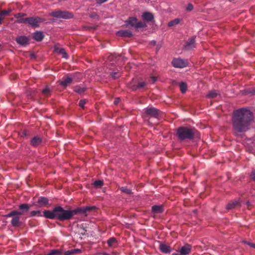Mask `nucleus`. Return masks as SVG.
I'll return each mask as SVG.
<instances>
[{
    "instance_id": "obj_1",
    "label": "nucleus",
    "mask_w": 255,
    "mask_h": 255,
    "mask_svg": "<svg viewBox=\"0 0 255 255\" xmlns=\"http://www.w3.org/2000/svg\"><path fill=\"white\" fill-rule=\"evenodd\" d=\"M95 206H86L78 208L75 210H65L61 206L55 207L52 211L45 210L43 212L44 216L50 219H57L61 221L69 220L74 215L78 214H84L95 210Z\"/></svg>"
},
{
    "instance_id": "obj_2",
    "label": "nucleus",
    "mask_w": 255,
    "mask_h": 255,
    "mask_svg": "<svg viewBox=\"0 0 255 255\" xmlns=\"http://www.w3.org/2000/svg\"><path fill=\"white\" fill-rule=\"evenodd\" d=\"M254 119L253 113H233L232 122L234 132L239 133L248 130Z\"/></svg>"
},
{
    "instance_id": "obj_3",
    "label": "nucleus",
    "mask_w": 255,
    "mask_h": 255,
    "mask_svg": "<svg viewBox=\"0 0 255 255\" xmlns=\"http://www.w3.org/2000/svg\"><path fill=\"white\" fill-rule=\"evenodd\" d=\"M198 134V131L194 128L181 127L177 129L176 135L181 140L186 139H191Z\"/></svg>"
},
{
    "instance_id": "obj_4",
    "label": "nucleus",
    "mask_w": 255,
    "mask_h": 255,
    "mask_svg": "<svg viewBox=\"0 0 255 255\" xmlns=\"http://www.w3.org/2000/svg\"><path fill=\"white\" fill-rule=\"evenodd\" d=\"M50 16L56 18H62L64 19H71L73 17V14L66 10H61L60 9L55 10L52 11L49 14Z\"/></svg>"
},
{
    "instance_id": "obj_5",
    "label": "nucleus",
    "mask_w": 255,
    "mask_h": 255,
    "mask_svg": "<svg viewBox=\"0 0 255 255\" xmlns=\"http://www.w3.org/2000/svg\"><path fill=\"white\" fill-rule=\"evenodd\" d=\"M20 211H12L8 214L5 215V217H10L14 215H22L28 211L30 206L27 204H21L19 206Z\"/></svg>"
},
{
    "instance_id": "obj_6",
    "label": "nucleus",
    "mask_w": 255,
    "mask_h": 255,
    "mask_svg": "<svg viewBox=\"0 0 255 255\" xmlns=\"http://www.w3.org/2000/svg\"><path fill=\"white\" fill-rule=\"evenodd\" d=\"M147 86V83L144 81L140 80L134 82L133 80L129 84V87L132 91H136L138 89L144 88Z\"/></svg>"
},
{
    "instance_id": "obj_7",
    "label": "nucleus",
    "mask_w": 255,
    "mask_h": 255,
    "mask_svg": "<svg viewBox=\"0 0 255 255\" xmlns=\"http://www.w3.org/2000/svg\"><path fill=\"white\" fill-rule=\"evenodd\" d=\"M42 21V19L38 16H32L27 17V23L32 27H38L39 23Z\"/></svg>"
},
{
    "instance_id": "obj_8",
    "label": "nucleus",
    "mask_w": 255,
    "mask_h": 255,
    "mask_svg": "<svg viewBox=\"0 0 255 255\" xmlns=\"http://www.w3.org/2000/svg\"><path fill=\"white\" fill-rule=\"evenodd\" d=\"M171 63L173 66L175 68H183L188 65V61L181 58H173Z\"/></svg>"
},
{
    "instance_id": "obj_9",
    "label": "nucleus",
    "mask_w": 255,
    "mask_h": 255,
    "mask_svg": "<svg viewBox=\"0 0 255 255\" xmlns=\"http://www.w3.org/2000/svg\"><path fill=\"white\" fill-rule=\"evenodd\" d=\"M72 82L73 78L71 77H70V75H66L63 77L62 81H59V84L60 85L65 88L69 85L71 84Z\"/></svg>"
},
{
    "instance_id": "obj_10",
    "label": "nucleus",
    "mask_w": 255,
    "mask_h": 255,
    "mask_svg": "<svg viewBox=\"0 0 255 255\" xmlns=\"http://www.w3.org/2000/svg\"><path fill=\"white\" fill-rule=\"evenodd\" d=\"M29 40L30 38L26 36H19L15 39L16 42L22 46L28 44Z\"/></svg>"
},
{
    "instance_id": "obj_11",
    "label": "nucleus",
    "mask_w": 255,
    "mask_h": 255,
    "mask_svg": "<svg viewBox=\"0 0 255 255\" xmlns=\"http://www.w3.org/2000/svg\"><path fill=\"white\" fill-rule=\"evenodd\" d=\"M195 37H192L187 42L185 48L187 50H191L195 47Z\"/></svg>"
},
{
    "instance_id": "obj_12",
    "label": "nucleus",
    "mask_w": 255,
    "mask_h": 255,
    "mask_svg": "<svg viewBox=\"0 0 255 255\" xmlns=\"http://www.w3.org/2000/svg\"><path fill=\"white\" fill-rule=\"evenodd\" d=\"M137 21V19L135 17H128L125 21L126 23V26L128 27V25H130L131 27H135L136 23Z\"/></svg>"
},
{
    "instance_id": "obj_13",
    "label": "nucleus",
    "mask_w": 255,
    "mask_h": 255,
    "mask_svg": "<svg viewBox=\"0 0 255 255\" xmlns=\"http://www.w3.org/2000/svg\"><path fill=\"white\" fill-rule=\"evenodd\" d=\"M179 251L180 253L182 255H186L191 252V246L190 245L187 244L181 247Z\"/></svg>"
},
{
    "instance_id": "obj_14",
    "label": "nucleus",
    "mask_w": 255,
    "mask_h": 255,
    "mask_svg": "<svg viewBox=\"0 0 255 255\" xmlns=\"http://www.w3.org/2000/svg\"><path fill=\"white\" fill-rule=\"evenodd\" d=\"M240 206V202L239 200H235L229 203L227 205L226 209L227 210H231L237 207Z\"/></svg>"
},
{
    "instance_id": "obj_15",
    "label": "nucleus",
    "mask_w": 255,
    "mask_h": 255,
    "mask_svg": "<svg viewBox=\"0 0 255 255\" xmlns=\"http://www.w3.org/2000/svg\"><path fill=\"white\" fill-rule=\"evenodd\" d=\"M142 17L143 20H145L147 22H150L151 21L153 18L154 16L153 15L149 12H144L143 13L142 15Z\"/></svg>"
},
{
    "instance_id": "obj_16",
    "label": "nucleus",
    "mask_w": 255,
    "mask_h": 255,
    "mask_svg": "<svg viewBox=\"0 0 255 255\" xmlns=\"http://www.w3.org/2000/svg\"><path fill=\"white\" fill-rule=\"evenodd\" d=\"M52 89L48 86H46L42 91L41 93L44 97V98H47L51 96Z\"/></svg>"
},
{
    "instance_id": "obj_17",
    "label": "nucleus",
    "mask_w": 255,
    "mask_h": 255,
    "mask_svg": "<svg viewBox=\"0 0 255 255\" xmlns=\"http://www.w3.org/2000/svg\"><path fill=\"white\" fill-rule=\"evenodd\" d=\"M42 142V139L38 136H34L31 140V144L33 146H37Z\"/></svg>"
},
{
    "instance_id": "obj_18",
    "label": "nucleus",
    "mask_w": 255,
    "mask_h": 255,
    "mask_svg": "<svg viewBox=\"0 0 255 255\" xmlns=\"http://www.w3.org/2000/svg\"><path fill=\"white\" fill-rule=\"evenodd\" d=\"M119 35L122 37L130 38L133 34L131 32L128 30H120L118 32Z\"/></svg>"
},
{
    "instance_id": "obj_19",
    "label": "nucleus",
    "mask_w": 255,
    "mask_h": 255,
    "mask_svg": "<svg viewBox=\"0 0 255 255\" xmlns=\"http://www.w3.org/2000/svg\"><path fill=\"white\" fill-rule=\"evenodd\" d=\"M44 36L41 31H36L33 33V38L37 41H42L44 38Z\"/></svg>"
},
{
    "instance_id": "obj_20",
    "label": "nucleus",
    "mask_w": 255,
    "mask_h": 255,
    "mask_svg": "<svg viewBox=\"0 0 255 255\" xmlns=\"http://www.w3.org/2000/svg\"><path fill=\"white\" fill-rule=\"evenodd\" d=\"M20 215H14L12 217H13L11 220V224L13 227H18L20 225L21 223L19 221V216Z\"/></svg>"
},
{
    "instance_id": "obj_21",
    "label": "nucleus",
    "mask_w": 255,
    "mask_h": 255,
    "mask_svg": "<svg viewBox=\"0 0 255 255\" xmlns=\"http://www.w3.org/2000/svg\"><path fill=\"white\" fill-rule=\"evenodd\" d=\"M73 89L75 92L79 94H82L86 91V90L87 89V88L86 87H81L79 85H77L73 87Z\"/></svg>"
},
{
    "instance_id": "obj_22",
    "label": "nucleus",
    "mask_w": 255,
    "mask_h": 255,
    "mask_svg": "<svg viewBox=\"0 0 255 255\" xmlns=\"http://www.w3.org/2000/svg\"><path fill=\"white\" fill-rule=\"evenodd\" d=\"M152 212L153 213H161L163 212L162 205H154L152 207Z\"/></svg>"
},
{
    "instance_id": "obj_23",
    "label": "nucleus",
    "mask_w": 255,
    "mask_h": 255,
    "mask_svg": "<svg viewBox=\"0 0 255 255\" xmlns=\"http://www.w3.org/2000/svg\"><path fill=\"white\" fill-rule=\"evenodd\" d=\"M37 203L40 207L45 206L48 204V199L46 197H41L38 199Z\"/></svg>"
},
{
    "instance_id": "obj_24",
    "label": "nucleus",
    "mask_w": 255,
    "mask_h": 255,
    "mask_svg": "<svg viewBox=\"0 0 255 255\" xmlns=\"http://www.w3.org/2000/svg\"><path fill=\"white\" fill-rule=\"evenodd\" d=\"M159 249L160 251L164 253H169L171 252L170 247L165 244H160Z\"/></svg>"
},
{
    "instance_id": "obj_25",
    "label": "nucleus",
    "mask_w": 255,
    "mask_h": 255,
    "mask_svg": "<svg viewBox=\"0 0 255 255\" xmlns=\"http://www.w3.org/2000/svg\"><path fill=\"white\" fill-rule=\"evenodd\" d=\"M180 90L182 94L186 93L187 90V85L185 82H181L179 84Z\"/></svg>"
},
{
    "instance_id": "obj_26",
    "label": "nucleus",
    "mask_w": 255,
    "mask_h": 255,
    "mask_svg": "<svg viewBox=\"0 0 255 255\" xmlns=\"http://www.w3.org/2000/svg\"><path fill=\"white\" fill-rule=\"evenodd\" d=\"M81 253V250L80 249H74L65 252L64 253L65 255H71L73 254H79Z\"/></svg>"
},
{
    "instance_id": "obj_27",
    "label": "nucleus",
    "mask_w": 255,
    "mask_h": 255,
    "mask_svg": "<svg viewBox=\"0 0 255 255\" xmlns=\"http://www.w3.org/2000/svg\"><path fill=\"white\" fill-rule=\"evenodd\" d=\"M11 12V9H8V10L4 9L2 10H0V16L4 19V17L8 15Z\"/></svg>"
},
{
    "instance_id": "obj_28",
    "label": "nucleus",
    "mask_w": 255,
    "mask_h": 255,
    "mask_svg": "<svg viewBox=\"0 0 255 255\" xmlns=\"http://www.w3.org/2000/svg\"><path fill=\"white\" fill-rule=\"evenodd\" d=\"M219 95V93L215 90H212L209 92L207 95V97L213 99L216 98Z\"/></svg>"
},
{
    "instance_id": "obj_29",
    "label": "nucleus",
    "mask_w": 255,
    "mask_h": 255,
    "mask_svg": "<svg viewBox=\"0 0 255 255\" xmlns=\"http://www.w3.org/2000/svg\"><path fill=\"white\" fill-rule=\"evenodd\" d=\"M110 75L113 78V79H116L119 78L121 76V74L119 70H117V71L111 72Z\"/></svg>"
},
{
    "instance_id": "obj_30",
    "label": "nucleus",
    "mask_w": 255,
    "mask_h": 255,
    "mask_svg": "<svg viewBox=\"0 0 255 255\" xmlns=\"http://www.w3.org/2000/svg\"><path fill=\"white\" fill-rule=\"evenodd\" d=\"M179 22H180V19L179 18H176L173 20L170 21L168 23V26L169 27L173 26H175V25L178 24Z\"/></svg>"
},
{
    "instance_id": "obj_31",
    "label": "nucleus",
    "mask_w": 255,
    "mask_h": 255,
    "mask_svg": "<svg viewBox=\"0 0 255 255\" xmlns=\"http://www.w3.org/2000/svg\"><path fill=\"white\" fill-rule=\"evenodd\" d=\"M62 254L60 250H53L46 255H61Z\"/></svg>"
},
{
    "instance_id": "obj_32",
    "label": "nucleus",
    "mask_w": 255,
    "mask_h": 255,
    "mask_svg": "<svg viewBox=\"0 0 255 255\" xmlns=\"http://www.w3.org/2000/svg\"><path fill=\"white\" fill-rule=\"evenodd\" d=\"M147 27V25L145 23L142 22V21H139L136 23V26L135 28H145Z\"/></svg>"
},
{
    "instance_id": "obj_33",
    "label": "nucleus",
    "mask_w": 255,
    "mask_h": 255,
    "mask_svg": "<svg viewBox=\"0 0 255 255\" xmlns=\"http://www.w3.org/2000/svg\"><path fill=\"white\" fill-rule=\"evenodd\" d=\"M146 116L149 117V119L153 118H157L158 116V113H145Z\"/></svg>"
},
{
    "instance_id": "obj_34",
    "label": "nucleus",
    "mask_w": 255,
    "mask_h": 255,
    "mask_svg": "<svg viewBox=\"0 0 255 255\" xmlns=\"http://www.w3.org/2000/svg\"><path fill=\"white\" fill-rule=\"evenodd\" d=\"M57 52L62 55V57L64 58H68V55L65 51V50L63 48H60L57 51Z\"/></svg>"
},
{
    "instance_id": "obj_35",
    "label": "nucleus",
    "mask_w": 255,
    "mask_h": 255,
    "mask_svg": "<svg viewBox=\"0 0 255 255\" xmlns=\"http://www.w3.org/2000/svg\"><path fill=\"white\" fill-rule=\"evenodd\" d=\"M120 189L124 193H127V194H132V192H131V190L129 189H128L126 187H122L120 188Z\"/></svg>"
},
{
    "instance_id": "obj_36",
    "label": "nucleus",
    "mask_w": 255,
    "mask_h": 255,
    "mask_svg": "<svg viewBox=\"0 0 255 255\" xmlns=\"http://www.w3.org/2000/svg\"><path fill=\"white\" fill-rule=\"evenodd\" d=\"M116 243L117 241L114 238H111L107 241V243L110 247L114 246L115 244Z\"/></svg>"
},
{
    "instance_id": "obj_37",
    "label": "nucleus",
    "mask_w": 255,
    "mask_h": 255,
    "mask_svg": "<svg viewBox=\"0 0 255 255\" xmlns=\"http://www.w3.org/2000/svg\"><path fill=\"white\" fill-rule=\"evenodd\" d=\"M252 109L249 107L240 108L238 110H234L233 112H252Z\"/></svg>"
},
{
    "instance_id": "obj_38",
    "label": "nucleus",
    "mask_w": 255,
    "mask_h": 255,
    "mask_svg": "<svg viewBox=\"0 0 255 255\" xmlns=\"http://www.w3.org/2000/svg\"><path fill=\"white\" fill-rule=\"evenodd\" d=\"M145 112H160L159 110L151 107V106H149L147 108H146L145 109Z\"/></svg>"
},
{
    "instance_id": "obj_39",
    "label": "nucleus",
    "mask_w": 255,
    "mask_h": 255,
    "mask_svg": "<svg viewBox=\"0 0 255 255\" xmlns=\"http://www.w3.org/2000/svg\"><path fill=\"white\" fill-rule=\"evenodd\" d=\"M103 184V182L102 180H96L94 183V185L96 187H100Z\"/></svg>"
},
{
    "instance_id": "obj_40",
    "label": "nucleus",
    "mask_w": 255,
    "mask_h": 255,
    "mask_svg": "<svg viewBox=\"0 0 255 255\" xmlns=\"http://www.w3.org/2000/svg\"><path fill=\"white\" fill-rule=\"evenodd\" d=\"M77 226L78 228L80 229V234H81L82 235H85L86 230L84 229L83 226L81 225H77Z\"/></svg>"
},
{
    "instance_id": "obj_41",
    "label": "nucleus",
    "mask_w": 255,
    "mask_h": 255,
    "mask_svg": "<svg viewBox=\"0 0 255 255\" xmlns=\"http://www.w3.org/2000/svg\"><path fill=\"white\" fill-rule=\"evenodd\" d=\"M16 21V22L18 23H27V17L26 18H19Z\"/></svg>"
},
{
    "instance_id": "obj_42",
    "label": "nucleus",
    "mask_w": 255,
    "mask_h": 255,
    "mask_svg": "<svg viewBox=\"0 0 255 255\" xmlns=\"http://www.w3.org/2000/svg\"><path fill=\"white\" fill-rule=\"evenodd\" d=\"M255 93V91L254 90H253V91L250 90H245L244 91H242V94L243 95H249V94H251V95H253Z\"/></svg>"
},
{
    "instance_id": "obj_43",
    "label": "nucleus",
    "mask_w": 255,
    "mask_h": 255,
    "mask_svg": "<svg viewBox=\"0 0 255 255\" xmlns=\"http://www.w3.org/2000/svg\"><path fill=\"white\" fill-rule=\"evenodd\" d=\"M87 101L86 100H81L79 102V106L83 110L84 109V105L86 104Z\"/></svg>"
},
{
    "instance_id": "obj_44",
    "label": "nucleus",
    "mask_w": 255,
    "mask_h": 255,
    "mask_svg": "<svg viewBox=\"0 0 255 255\" xmlns=\"http://www.w3.org/2000/svg\"><path fill=\"white\" fill-rule=\"evenodd\" d=\"M26 15V14L24 13H17L14 15V17L16 18H22V17L25 16Z\"/></svg>"
},
{
    "instance_id": "obj_45",
    "label": "nucleus",
    "mask_w": 255,
    "mask_h": 255,
    "mask_svg": "<svg viewBox=\"0 0 255 255\" xmlns=\"http://www.w3.org/2000/svg\"><path fill=\"white\" fill-rule=\"evenodd\" d=\"M193 8H194L193 5L191 3H189L188 4L186 9L187 11H191L193 9Z\"/></svg>"
},
{
    "instance_id": "obj_46",
    "label": "nucleus",
    "mask_w": 255,
    "mask_h": 255,
    "mask_svg": "<svg viewBox=\"0 0 255 255\" xmlns=\"http://www.w3.org/2000/svg\"><path fill=\"white\" fill-rule=\"evenodd\" d=\"M120 57V55L116 56L115 55H111V56H110L109 59H110V60H111V61H117V59L118 58H119Z\"/></svg>"
},
{
    "instance_id": "obj_47",
    "label": "nucleus",
    "mask_w": 255,
    "mask_h": 255,
    "mask_svg": "<svg viewBox=\"0 0 255 255\" xmlns=\"http://www.w3.org/2000/svg\"><path fill=\"white\" fill-rule=\"evenodd\" d=\"M30 215L31 216H35L36 215H38L39 216H41L40 215V211H33L30 212Z\"/></svg>"
},
{
    "instance_id": "obj_48",
    "label": "nucleus",
    "mask_w": 255,
    "mask_h": 255,
    "mask_svg": "<svg viewBox=\"0 0 255 255\" xmlns=\"http://www.w3.org/2000/svg\"><path fill=\"white\" fill-rule=\"evenodd\" d=\"M28 130H24L23 131H22L21 136H26L28 135Z\"/></svg>"
},
{
    "instance_id": "obj_49",
    "label": "nucleus",
    "mask_w": 255,
    "mask_h": 255,
    "mask_svg": "<svg viewBox=\"0 0 255 255\" xmlns=\"http://www.w3.org/2000/svg\"><path fill=\"white\" fill-rule=\"evenodd\" d=\"M108 0H96V2L98 4H101L106 1H107Z\"/></svg>"
},
{
    "instance_id": "obj_50",
    "label": "nucleus",
    "mask_w": 255,
    "mask_h": 255,
    "mask_svg": "<svg viewBox=\"0 0 255 255\" xmlns=\"http://www.w3.org/2000/svg\"><path fill=\"white\" fill-rule=\"evenodd\" d=\"M161 47H162V44L161 43H158L156 45V52H157L159 50V49L161 48Z\"/></svg>"
},
{
    "instance_id": "obj_51",
    "label": "nucleus",
    "mask_w": 255,
    "mask_h": 255,
    "mask_svg": "<svg viewBox=\"0 0 255 255\" xmlns=\"http://www.w3.org/2000/svg\"><path fill=\"white\" fill-rule=\"evenodd\" d=\"M121 101V99L120 98H117L115 99L114 103L115 105H117L118 103H119L120 101Z\"/></svg>"
},
{
    "instance_id": "obj_52",
    "label": "nucleus",
    "mask_w": 255,
    "mask_h": 255,
    "mask_svg": "<svg viewBox=\"0 0 255 255\" xmlns=\"http://www.w3.org/2000/svg\"><path fill=\"white\" fill-rule=\"evenodd\" d=\"M252 179L255 181V170L252 171L251 174Z\"/></svg>"
},
{
    "instance_id": "obj_53",
    "label": "nucleus",
    "mask_w": 255,
    "mask_h": 255,
    "mask_svg": "<svg viewBox=\"0 0 255 255\" xmlns=\"http://www.w3.org/2000/svg\"><path fill=\"white\" fill-rule=\"evenodd\" d=\"M151 80L152 83H154L156 81L157 78L155 76H152V77H151Z\"/></svg>"
},
{
    "instance_id": "obj_54",
    "label": "nucleus",
    "mask_w": 255,
    "mask_h": 255,
    "mask_svg": "<svg viewBox=\"0 0 255 255\" xmlns=\"http://www.w3.org/2000/svg\"><path fill=\"white\" fill-rule=\"evenodd\" d=\"M156 44V42L155 40H151L150 41V44L152 46L155 45Z\"/></svg>"
},
{
    "instance_id": "obj_55",
    "label": "nucleus",
    "mask_w": 255,
    "mask_h": 255,
    "mask_svg": "<svg viewBox=\"0 0 255 255\" xmlns=\"http://www.w3.org/2000/svg\"><path fill=\"white\" fill-rule=\"evenodd\" d=\"M248 244L252 247L255 248V244H254L248 243Z\"/></svg>"
},
{
    "instance_id": "obj_56",
    "label": "nucleus",
    "mask_w": 255,
    "mask_h": 255,
    "mask_svg": "<svg viewBox=\"0 0 255 255\" xmlns=\"http://www.w3.org/2000/svg\"><path fill=\"white\" fill-rule=\"evenodd\" d=\"M99 255H109L108 254H107L106 253H99Z\"/></svg>"
},
{
    "instance_id": "obj_57",
    "label": "nucleus",
    "mask_w": 255,
    "mask_h": 255,
    "mask_svg": "<svg viewBox=\"0 0 255 255\" xmlns=\"http://www.w3.org/2000/svg\"><path fill=\"white\" fill-rule=\"evenodd\" d=\"M3 19L0 16V24L1 23V22Z\"/></svg>"
},
{
    "instance_id": "obj_58",
    "label": "nucleus",
    "mask_w": 255,
    "mask_h": 255,
    "mask_svg": "<svg viewBox=\"0 0 255 255\" xmlns=\"http://www.w3.org/2000/svg\"><path fill=\"white\" fill-rule=\"evenodd\" d=\"M172 255H182V254H177V253H174V254H173Z\"/></svg>"
},
{
    "instance_id": "obj_59",
    "label": "nucleus",
    "mask_w": 255,
    "mask_h": 255,
    "mask_svg": "<svg viewBox=\"0 0 255 255\" xmlns=\"http://www.w3.org/2000/svg\"><path fill=\"white\" fill-rule=\"evenodd\" d=\"M247 205L249 206H250V203L249 202H247Z\"/></svg>"
},
{
    "instance_id": "obj_60",
    "label": "nucleus",
    "mask_w": 255,
    "mask_h": 255,
    "mask_svg": "<svg viewBox=\"0 0 255 255\" xmlns=\"http://www.w3.org/2000/svg\"><path fill=\"white\" fill-rule=\"evenodd\" d=\"M193 212H194V213L195 214H196V210H194Z\"/></svg>"
},
{
    "instance_id": "obj_61",
    "label": "nucleus",
    "mask_w": 255,
    "mask_h": 255,
    "mask_svg": "<svg viewBox=\"0 0 255 255\" xmlns=\"http://www.w3.org/2000/svg\"><path fill=\"white\" fill-rule=\"evenodd\" d=\"M94 16V15H91V17H93Z\"/></svg>"
},
{
    "instance_id": "obj_62",
    "label": "nucleus",
    "mask_w": 255,
    "mask_h": 255,
    "mask_svg": "<svg viewBox=\"0 0 255 255\" xmlns=\"http://www.w3.org/2000/svg\"><path fill=\"white\" fill-rule=\"evenodd\" d=\"M94 16V15H91V17H93Z\"/></svg>"
}]
</instances>
